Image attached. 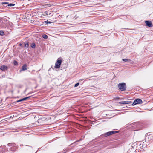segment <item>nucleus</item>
Instances as JSON below:
<instances>
[{
    "instance_id": "3",
    "label": "nucleus",
    "mask_w": 153,
    "mask_h": 153,
    "mask_svg": "<svg viewBox=\"0 0 153 153\" xmlns=\"http://www.w3.org/2000/svg\"><path fill=\"white\" fill-rule=\"evenodd\" d=\"M143 102L142 100L140 99L137 98L133 102L131 105L132 106H134L137 104H141Z\"/></svg>"
},
{
    "instance_id": "16",
    "label": "nucleus",
    "mask_w": 153,
    "mask_h": 153,
    "mask_svg": "<svg viewBox=\"0 0 153 153\" xmlns=\"http://www.w3.org/2000/svg\"><path fill=\"white\" fill-rule=\"evenodd\" d=\"M29 46V44L27 42L25 43V47H28Z\"/></svg>"
},
{
    "instance_id": "5",
    "label": "nucleus",
    "mask_w": 153,
    "mask_h": 153,
    "mask_svg": "<svg viewBox=\"0 0 153 153\" xmlns=\"http://www.w3.org/2000/svg\"><path fill=\"white\" fill-rule=\"evenodd\" d=\"M132 103V102L130 101H121L119 102V104L120 105L123 104H128L129 105H131Z\"/></svg>"
},
{
    "instance_id": "6",
    "label": "nucleus",
    "mask_w": 153,
    "mask_h": 153,
    "mask_svg": "<svg viewBox=\"0 0 153 153\" xmlns=\"http://www.w3.org/2000/svg\"><path fill=\"white\" fill-rule=\"evenodd\" d=\"M8 68L6 66L3 65L0 66V70L3 71H5V70H7Z\"/></svg>"
},
{
    "instance_id": "12",
    "label": "nucleus",
    "mask_w": 153,
    "mask_h": 153,
    "mask_svg": "<svg viewBox=\"0 0 153 153\" xmlns=\"http://www.w3.org/2000/svg\"><path fill=\"white\" fill-rule=\"evenodd\" d=\"M26 149H29V150H31L32 149V148L31 147L29 146L28 145H26Z\"/></svg>"
},
{
    "instance_id": "11",
    "label": "nucleus",
    "mask_w": 153,
    "mask_h": 153,
    "mask_svg": "<svg viewBox=\"0 0 153 153\" xmlns=\"http://www.w3.org/2000/svg\"><path fill=\"white\" fill-rule=\"evenodd\" d=\"M9 146H16V144L14 143H9L8 144Z\"/></svg>"
},
{
    "instance_id": "21",
    "label": "nucleus",
    "mask_w": 153,
    "mask_h": 153,
    "mask_svg": "<svg viewBox=\"0 0 153 153\" xmlns=\"http://www.w3.org/2000/svg\"><path fill=\"white\" fill-rule=\"evenodd\" d=\"M2 4H8V2H2Z\"/></svg>"
},
{
    "instance_id": "24",
    "label": "nucleus",
    "mask_w": 153,
    "mask_h": 153,
    "mask_svg": "<svg viewBox=\"0 0 153 153\" xmlns=\"http://www.w3.org/2000/svg\"><path fill=\"white\" fill-rule=\"evenodd\" d=\"M76 17H74V19H76Z\"/></svg>"
},
{
    "instance_id": "1",
    "label": "nucleus",
    "mask_w": 153,
    "mask_h": 153,
    "mask_svg": "<svg viewBox=\"0 0 153 153\" xmlns=\"http://www.w3.org/2000/svg\"><path fill=\"white\" fill-rule=\"evenodd\" d=\"M119 89L121 91H124L126 90V84L124 83H120L118 85Z\"/></svg>"
},
{
    "instance_id": "20",
    "label": "nucleus",
    "mask_w": 153,
    "mask_h": 153,
    "mask_svg": "<svg viewBox=\"0 0 153 153\" xmlns=\"http://www.w3.org/2000/svg\"><path fill=\"white\" fill-rule=\"evenodd\" d=\"M79 83H77L75 85L74 87H77L79 85Z\"/></svg>"
},
{
    "instance_id": "18",
    "label": "nucleus",
    "mask_w": 153,
    "mask_h": 153,
    "mask_svg": "<svg viewBox=\"0 0 153 153\" xmlns=\"http://www.w3.org/2000/svg\"><path fill=\"white\" fill-rule=\"evenodd\" d=\"M13 63L14 65H18V63L17 61L14 60L13 62Z\"/></svg>"
},
{
    "instance_id": "2",
    "label": "nucleus",
    "mask_w": 153,
    "mask_h": 153,
    "mask_svg": "<svg viewBox=\"0 0 153 153\" xmlns=\"http://www.w3.org/2000/svg\"><path fill=\"white\" fill-rule=\"evenodd\" d=\"M119 131H113L108 132L102 135V136L105 137L110 136L114 134L118 133Z\"/></svg>"
},
{
    "instance_id": "10",
    "label": "nucleus",
    "mask_w": 153,
    "mask_h": 153,
    "mask_svg": "<svg viewBox=\"0 0 153 153\" xmlns=\"http://www.w3.org/2000/svg\"><path fill=\"white\" fill-rule=\"evenodd\" d=\"M16 147L15 146H12L10 148V150L12 151H14L16 150Z\"/></svg>"
},
{
    "instance_id": "17",
    "label": "nucleus",
    "mask_w": 153,
    "mask_h": 153,
    "mask_svg": "<svg viewBox=\"0 0 153 153\" xmlns=\"http://www.w3.org/2000/svg\"><path fill=\"white\" fill-rule=\"evenodd\" d=\"M4 34V33L3 31L1 30L0 31V35L1 36H3Z\"/></svg>"
},
{
    "instance_id": "15",
    "label": "nucleus",
    "mask_w": 153,
    "mask_h": 153,
    "mask_svg": "<svg viewBox=\"0 0 153 153\" xmlns=\"http://www.w3.org/2000/svg\"><path fill=\"white\" fill-rule=\"evenodd\" d=\"M15 5V4H12V3L8 4L7 5V6H9V7L13 6H14Z\"/></svg>"
},
{
    "instance_id": "13",
    "label": "nucleus",
    "mask_w": 153,
    "mask_h": 153,
    "mask_svg": "<svg viewBox=\"0 0 153 153\" xmlns=\"http://www.w3.org/2000/svg\"><path fill=\"white\" fill-rule=\"evenodd\" d=\"M31 47L33 48H35L36 47V45L35 43H33L31 45Z\"/></svg>"
},
{
    "instance_id": "19",
    "label": "nucleus",
    "mask_w": 153,
    "mask_h": 153,
    "mask_svg": "<svg viewBox=\"0 0 153 153\" xmlns=\"http://www.w3.org/2000/svg\"><path fill=\"white\" fill-rule=\"evenodd\" d=\"M122 60L125 62H127L128 61H130L131 60L129 59H123Z\"/></svg>"
},
{
    "instance_id": "26",
    "label": "nucleus",
    "mask_w": 153,
    "mask_h": 153,
    "mask_svg": "<svg viewBox=\"0 0 153 153\" xmlns=\"http://www.w3.org/2000/svg\"><path fill=\"white\" fill-rule=\"evenodd\" d=\"M68 16H67V17H68Z\"/></svg>"
},
{
    "instance_id": "4",
    "label": "nucleus",
    "mask_w": 153,
    "mask_h": 153,
    "mask_svg": "<svg viewBox=\"0 0 153 153\" xmlns=\"http://www.w3.org/2000/svg\"><path fill=\"white\" fill-rule=\"evenodd\" d=\"M62 62V61L61 60L58 59L55 63V68L57 69L59 68L60 67Z\"/></svg>"
},
{
    "instance_id": "23",
    "label": "nucleus",
    "mask_w": 153,
    "mask_h": 153,
    "mask_svg": "<svg viewBox=\"0 0 153 153\" xmlns=\"http://www.w3.org/2000/svg\"><path fill=\"white\" fill-rule=\"evenodd\" d=\"M44 13L45 14V15H48V12H45Z\"/></svg>"
},
{
    "instance_id": "8",
    "label": "nucleus",
    "mask_w": 153,
    "mask_h": 153,
    "mask_svg": "<svg viewBox=\"0 0 153 153\" xmlns=\"http://www.w3.org/2000/svg\"><path fill=\"white\" fill-rule=\"evenodd\" d=\"M31 97V96H29V97H27L24 98L22 99H21L19 100H18L17 101H16V102H20L21 101H25V100H26L27 99H28L30 98V97Z\"/></svg>"
},
{
    "instance_id": "9",
    "label": "nucleus",
    "mask_w": 153,
    "mask_h": 153,
    "mask_svg": "<svg viewBox=\"0 0 153 153\" xmlns=\"http://www.w3.org/2000/svg\"><path fill=\"white\" fill-rule=\"evenodd\" d=\"M27 69V66L26 64H25L22 67V69L21 70H20L21 71H22L26 70Z\"/></svg>"
},
{
    "instance_id": "7",
    "label": "nucleus",
    "mask_w": 153,
    "mask_h": 153,
    "mask_svg": "<svg viewBox=\"0 0 153 153\" xmlns=\"http://www.w3.org/2000/svg\"><path fill=\"white\" fill-rule=\"evenodd\" d=\"M145 22L146 24V25L149 27H152V22L149 21H146Z\"/></svg>"
},
{
    "instance_id": "14",
    "label": "nucleus",
    "mask_w": 153,
    "mask_h": 153,
    "mask_svg": "<svg viewBox=\"0 0 153 153\" xmlns=\"http://www.w3.org/2000/svg\"><path fill=\"white\" fill-rule=\"evenodd\" d=\"M42 36L44 39H47L48 38V36L45 34H43Z\"/></svg>"
},
{
    "instance_id": "25",
    "label": "nucleus",
    "mask_w": 153,
    "mask_h": 153,
    "mask_svg": "<svg viewBox=\"0 0 153 153\" xmlns=\"http://www.w3.org/2000/svg\"><path fill=\"white\" fill-rule=\"evenodd\" d=\"M19 45H20V46H21V45H22V44H21V43H20V44H19Z\"/></svg>"
},
{
    "instance_id": "22",
    "label": "nucleus",
    "mask_w": 153,
    "mask_h": 153,
    "mask_svg": "<svg viewBox=\"0 0 153 153\" xmlns=\"http://www.w3.org/2000/svg\"><path fill=\"white\" fill-rule=\"evenodd\" d=\"M45 23H51V22H48L47 21H45Z\"/></svg>"
}]
</instances>
